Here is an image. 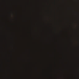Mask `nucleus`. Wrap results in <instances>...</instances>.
<instances>
[{
  "mask_svg": "<svg viewBox=\"0 0 79 79\" xmlns=\"http://www.w3.org/2000/svg\"><path fill=\"white\" fill-rule=\"evenodd\" d=\"M33 12L34 13H35V10L34 9L33 10Z\"/></svg>",
  "mask_w": 79,
  "mask_h": 79,
  "instance_id": "obj_5",
  "label": "nucleus"
},
{
  "mask_svg": "<svg viewBox=\"0 0 79 79\" xmlns=\"http://www.w3.org/2000/svg\"><path fill=\"white\" fill-rule=\"evenodd\" d=\"M29 60H30V0H29Z\"/></svg>",
  "mask_w": 79,
  "mask_h": 79,
  "instance_id": "obj_2",
  "label": "nucleus"
},
{
  "mask_svg": "<svg viewBox=\"0 0 79 79\" xmlns=\"http://www.w3.org/2000/svg\"><path fill=\"white\" fill-rule=\"evenodd\" d=\"M34 27H35V25H34Z\"/></svg>",
  "mask_w": 79,
  "mask_h": 79,
  "instance_id": "obj_8",
  "label": "nucleus"
},
{
  "mask_svg": "<svg viewBox=\"0 0 79 79\" xmlns=\"http://www.w3.org/2000/svg\"><path fill=\"white\" fill-rule=\"evenodd\" d=\"M33 67H35V45L36 44L35 43H33Z\"/></svg>",
  "mask_w": 79,
  "mask_h": 79,
  "instance_id": "obj_3",
  "label": "nucleus"
},
{
  "mask_svg": "<svg viewBox=\"0 0 79 79\" xmlns=\"http://www.w3.org/2000/svg\"><path fill=\"white\" fill-rule=\"evenodd\" d=\"M36 32L35 31H33V37L32 38V39L33 40V41H35L37 40V38H36V36H35V34H36Z\"/></svg>",
  "mask_w": 79,
  "mask_h": 79,
  "instance_id": "obj_4",
  "label": "nucleus"
},
{
  "mask_svg": "<svg viewBox=\"0 0 79 79\" xmlns=\"http://www.w3.org/2000/svg\"><path fill=\"white\" fill-rule=\"evenodd\" d=\"M33 7H34V8H35V5H34H34H33Z\"/></svg>",
  "mask_w": 79,
  "mask_h": 79,
  "instance_id": "obj_6",
  "label": "nucleus"
},
{
  "mask_svg": "<svg viewBox=\"0 0 79 79\" xmlns=\"http://www.w3.org/2000/svg\"><path fill=\"white\" fill-rule=\"evenodd\" d=\"M35 76L34 75V79H35Z\"/></svg>",
  "mask_w": 79,
  "mask_h": 79,
  "instance_id": "obj_7",
  "label": "nucleus"
},
{
  "mask_svg": "<svg viewBox=\"0 0 79 79\" xmlns=\"http://www.w3.org/2000/svg\"><path fill=\"white\" fill-rule=\"evenodd\" d=\"M31 0H30V79L31 77Z\"/></svg>",
  "mask_w": 79,
  "mask_h": 79,
  "instance_id": "obj_1",
  "label": "nucleus"
}]
</instances>
